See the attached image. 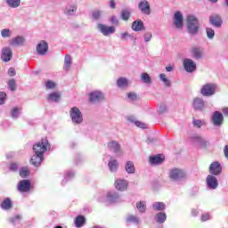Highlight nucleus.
I'll use <instances>...</instances> for the list:
<instances>
[{
  "instance_id": "obj_3",
  "label": "nucleus",
  "mask_w": 228,
  "mask_h": 228,
  "mask_svg": "<svg viewBox=\"0 0 228 228\" xmlns=\"http://www.w3.org/2000/svg\"><path fill=\"white\" fill-rule=\"evenodd\" d=\"M107 147L110 152H113L117 158H122L124 151H122V146L118 141L112 140L107 143Z\"/></svg>"
},
{
  "instance_id": "obj_50",
  "label": "nucleus",
  "mask_w": 228,
  "mask_h": 228,
  "mask_svg": "<svg viewBox=\"0 0 228 228\" xmlns=\"http://www.w3.org/2000/svg\"><path fill=\"white\" fill-rule=\"evenodd\" d=\"M192 125L194 126V127H198V129H200L202 127V120L193 118Z\"/></svg>"
},
{
  "instance_id": "obj_62",
  "label": "nucleus",
  "mask_w": 228,
  "mask_h": 228,
  "mask_svg": "<svg viewBox=\"0 0 228 228\" xmlns=\"http://www.w3.org/2000/svg\"><path fill=\"white\" fill-rule=\"evenodd\" d=\"M110 7L112 10H115V8L117 7V4L115 3V0H110Z\"/></svg>"
},
{
  "instance_id": "obj_17",
  "label": "nucleus",
  "mask_w": 228,
  "mask_h": 228,
  "mask_svg": "<svg viewBox=\"0 0 228 228\" xmlns=\"http://www.w3.org/2000/svg\"><path fill=\"white\" fill-rule=\"evenodd\" d=\"M114 186L116 190H118V191H126V190H127V186H129V183L124 179H117L115 181Z\"/></svg>"
},
{
  "instance_id": "obj_37",
  "label": "nucleus",
  "mask_w": 228,
  "mask_h": 228,
  "mask_svg": "<svg viewBox=\"0 0 228 228\" xmlns=\"http://www.w3.org/2000/svg\"><path fill=\"white\" fill-rule=\"evenodd\" d=\"M10 8H19L20 6V0H6Z\"/></svg>"
},
{
  "instance_id": "obj_21",
  "label": "nucleus",
  "mask_w": 228,
  "mask_h": 228,
  "mask_svg": "<svg viewBox=\"0 0 228 228\" xmlns=\"http://www.w3.org/2000/svg\"><path fill=\"white\" fill-rule=\"evenodd\" d=\"M29 188H31V183H29V180H21L18 184L19 191H29Z\"/></svg>"
},
{
  "instance_id": "obj_58",
  "label": "nucleus",
  "mask_w": 228,
  "mask_h": 228,
  "mask_svg": "<svg viewBox=\"0 0 228 228\" xmlns=\"http://www.w3.org/2000/svg\"><path fill=\"white\" fill-rule=\"evenodd\" d=\"M159 111L160 112V113H167V111H168V109L167 108V105H160L159 107Z\"/></svg>"
},
{
  "instance_id": "obj_20",
  "label": "nucleus",
  "mask_w": 228,
  "mask_h": 228,
  "mask_svg": "<svg viewBox=\"0 0 228 228\" xmlns=\"http://www.w3.org/2000/svg\"><path fill=\"white\" fill-rule=\"evenodd\" d=\"M191 54L194 60H200L204 56V51L200 47H192L191 50Z\"/></svg>"
},
{
  "instance_id": "obj_23",
  "label": "nucleus",
  "mask_w": 228,
  "mask_h": 228,
  "mask_svg": "<svg viewBox=\"0 0 228 228\" xmlns=\"http://www.w3.org/2000/svg\"><path fill=\"white\" fill-rule=\"evenodd\" d=\"M25 42H26V39L20 36H18L9 40V44L10 45H12V47H15L17 45H24Z\"/></svg>"
},
{
  "instance_id": "obj_32",
  "label": "nucleus",
  "mask_w": 228,
  "mask_h": 228,
  "mask_svg": "<svg viewBox=\"0 0 228 228\" xmlns=\"http://www.w3.org/2000/svg\"><path fill=\"white\" fill-rule=\"evenodd\" d=\"M125 170L128 174H134L136 172V167H134V163L131 160L126 161L125 165Z\"/></svg>"
},
{
  "instance_id": "obj_39",
  "label": "nucleus",
  "mask_w": 228,
  "mask_h": 228,
  "mask_svg": "<svg viewBox=\"0 0 228 228\" xmlns=\"http://www.w3.org/2000/svg\"><path fill=\"white\" fill-rule=\"evenodd\" d=\"M21 111H22V109L20 108H18V107L12 108V110H11L12 118H17L19 115H20Z\"/></svg>"
},
{
  "instance_id": "obj_53",
  "label": "nucleus",
  "mask_w": 228,
  "mask_h": 228,
  "mask_svg": "<svg viewBox=\"0 0 228 228\" xmlns=\"http://www.w3.org/2000/svg\"><path fill=\"white\" fill-rule=\"evenodd\" d=\"M9 88L12 92H13L15 88H17V84L15 83V80L12 79L9 81Z\"/></svg>"
},
{
  "instance_id": "obj_11",
  "label": "nucleus",
  "mask_w": 228,
  "mask_h": 228,
  "mask_svg": "<svg viewBox=\"0 0 228 228\" xmlns=\"http://www.w3.org/2000/svg\"><path fill=\"white\" fill-rule=\"evenodd\" d=\"M212 124L216 126V127H220L222 124H224V114L220 111H215L211 117Z\"/></svg>"
},
{
  "instance_id": "obj_61",
  "label": "nucleus",
  "mask_w": 228,
  "mask_h": 228,
  "mask_svg": "<svg viewBox=\"0 0 228 228\" xmlns=\"http://www.w3.org/2000/svg\"><path fill=\"white\" fill-rule=\"evenodd\" d=\"M110 22H111L112 24H118V19H117V16H112V17L110 18Z\"/></svg>"
},
{
  "instance_id": "obj_12",
  "label": "nucleus",
  "mask_w": 228,
  "mask_h": 228,
  "mask_svg": "<svg viewBox=\"0 0 228 228\" xmlns=\"http://www.w3.org/2000/svg\"><path fill=\"white\" fill-rule=\"evenodd\" d=\"M183 68L186 72H195L197 70V63L193 60L186 58L183 60Z\"/></svg>"
},
{
  "instance_id": "obj_6",
  "label": "nucleus",
  "mask_w": 228,
  "mask_h": 228,
  "mask_svg": "<svg viewBox=\"0 0 228 228\" xmlns=\"http://www.w3.org/2000/svg\"><path fill=\"white\" fill-rule=\"evenodd\" d=\"M99 202H104L107 206H110V204L120 202V196L115 191H110L107 193L106 198L99 199Z\"/></svg>"
},
{
  "instance_id": "obj_10",
  "label": "nucleus",
  "mask_w": 228,
  "mask_h": 228,
  "mask_svg": "<svg viewBox=\"0 0 228 228\" xmlns=\"http://www.w3.org/2000/svg\"><path fill=\"white\" fill-rule=\"evenodd\" d=\"M183 20H184L183 12H181L180 11L175 12L173 17V24L176 28V29H183Z\"/></svg>"
},
{
  "instance_id": "obj_33",
  "label": "nucleus",
  "mask_w": 228,
  "mask_h": 228,
  "mask_svg": "<svg viewBox=\"0 0 228 228\" xmlns=\"http://www.w3.org/2000/svg\"><path fill=\"white\" fill-rule=\"evenodd\" d=\"M71 66H72V57H70V55H65L63 69L66 72H69V70H70Z\"/></svg>"
},
{
  "instance_id": "obj_35",
  "label": "nucleus",
  "mask_w": 228,
  "mask_h": 228,
  "mask_svg": "<svg viewBox=\"0 0 228 228\" xmlns=\"http://www.w3.org/2000/svg\"><path fill=\"white\" fill-rule=\"evenodd\" d=\"M165 208L166 206H165V203L163 202L157 201L152 204V209L154 211H163Z\"/></svg>"
},
{
  "instance_id": "obj_22",
  "label": "nucleus",
  "mask_w": 228,
  "mask_h": 228,
  "mask_svg": "<svg viewBox=\"0 0 228 228\" xmlns=\"http://www.w3.org/2000/svg\"><path fill=\"white\" fill-rule=\"evenodd\" d=\"M191 141L193 142V143H196L197 145H200L201 147H206L208 142L206 139L200 137L199 134H194L191 137Z\"/></svg>"
},
{
  "instance_id": "obj_59",
  "label": "nucleus",
  "mask_w": 228,
  "mask_h": 228,
  "mask_svg": "<svg viewBox=\"0 0 228 228\" xmlns=\"http://www.w3.org/2000/svg\"><path fill=\"white\" fill-rule=\"evenodd\" d=\"M9 168L10 170H12V172H15L19 168V165H17L16 163H12Z\"/></svg>"
},
{
  "instance_id": "obj_14",
  "label": "nucleus",
  "mask_w": 228,
  "mask_h": 228,
  "mask_svg": "<svg viewBox=\"0 0 228 228\" xmlns=\"http://www.w3.org/2000/svg\"><path fill=\"white\" fill-rule=\"evenodd\" d=\"M206 183L208 190H216L218 188V179L213 175H208L207 176Z\"/></svg>"
},
{
  "instance_id": "obj_56",
  "label": "nucleus",
  "mask_w": 228,
  "mask_h": 228,
  "mask_svg": "<svg viewBox=\"0 0 228 228\" xmlns=\"http://www.w3.org/2000/svg\"><path fill=\"white\" fill-rule=\"evenodd\" d=\"M127 97L130 101H136L138 96L134 93H128Z\"/></svg>"
},
{
  "instance_id": "obj_47",
  "label": "nucleus",
  "mask_w": 228,
  "mask_h": 228,
  "mask_svg": "<svg viewBox=\"0 0 228 228\" xmlns=\"http://www.w3.org/2000/svg\"><path fill=\"white\" fill-rule=\"evenodd\" d=\"M20 177H28V175H29V170L28 169V167H21L20 170Z\"/></svg>"
},
{
  "instance_id": "obj_24",
  "label": "nucleus",
  "mask_w": 228,
  "mask_h": 228,
  "mask_svg": "<svg viewBox=\"0 0 228 228\" xmlns=\"http://www.w3.org/2000/svg\"><path fill=\"white\" fill-rule=\"evenodd\" d=\"M61 99V94L60 92H53L48 94V102H58Z\"/></svg>"
},
{
  "instance_id": "obj_19",
  "label": "nucleus",
  "mask_w": 228,
  "mask_h": 228,
  "mask_svg": "<svg viewBox=\"0 0 228 228\" xmlns=\"http://www.w3.org/2000/svg\"><path fill=\"white\" fill-rule=\"evenodd\" d=\"M139 9L142 13H145V15L151 14V4H149V2L146 0H142L138 4Z\"/></svg>"
},
{
  "instance_id": "obj_57",
  "label": "nucleus",
  "mask_w": 228,
  "mask_h": 228,
  "mask_svg": "<svg viewBox=\"0 0 228 228\" xmlns=\"http://www.w3.org/2000/svg\"><path fill=\"white\" fill-rule=\"evenodd\" d=\"M211 215L209 214H203L201 216V222H208V220H210Z\"/></svg>"
},
{
  "instance_id": "obj_27",
  "label": "nucleus",
  "mask_w": 228,
  "mask_h": 228,
  "mask_svg": "<svg viewBox=\"0 0 228 228\" xmlns=\"http://www.w3.org/2000/svg\"><path fill=\"white\" fill-rule=\"evenodd\" d=\"M210 23L216 28H220L222 26V18L218 15L210 16Z\"/></svg>"
},
{
  "instance_id": "obj_15",
  "label": "nucleus",
  "mask_w": 228,
  "mask_h": 228,
  "mask_svg": "<svg viewBox=\"0 0 228 228\" xmlns=\"http://www.w3.org/2000/svg\"><path fill=\"white\" fill-rule=\"evenodd\" d=\"M192 108L195 111H202L206 108V102L200 97H196L193 99Z\"/></svg>"
},
{
  "instance_id": "obj_8",
  "label": "nucleus",
  "mask_w": 228,
  "mask_h": 228,
  "mask_svg": "<svg viewBox=\"0 0 228 228\" xmlns=\"http://www.w3.org/2000/svg\"><path fill=\"white\" fill-rule=\"evenodd\" d=\"M97 29L100 31V33H102V35H103V37H110V35H113V33L116 31L115 27L101 23L97 25Z\"/></svg>"
},
{
  "instance_id": "obj_52",
  "label": "nucleus",
  "mask_w": 228,
  "mask_h": 228,
  "mask_svg": "<svg viewBox=\"0 0 228 228\" xmlns=\"http://www.w3.org/2000/svg\"><path fill=\"white\" fill-rule=\"evenodd\" d=\"M144 42H151L152 40V32H146L143 36Z\"/></svg>"
},
{
  "instance_id": "obj_28",
  "label": "nucleus",
  "mask_w": 228,
  "mask_h": 228,
  "mask_svg": "<svg viewBox=\"0 0 228 228\" xmlns=\"http://www.w3.org/2000/svg\"><path fill=\"white\" fill-rule=\"evenodd\" d=\"M76 12H77V6L74 4L68 5L64 10V13L65 15H68V17H72V15H76Z\"/></svg>"
},
{
  "instance_id": "obj_1",
  "label": "nucleus",
  "mask_w": 228,
  "mask_h": 228,
  "mask_svg": "<svg viewBox=\"0 0 228 228\" xmlns=\"http://www.w3.org/2000/svg\"><path fill=\"white\" fill-rule=\"evenodd\" d=\"M51 149L49 141L47 138L42 139L33 146L34 155L31 158V164L34 167H40L42 161L44 160V153L47 152Z\"/></svg>"
},
{
  "instance_id": "obj_43",
  "label": "nucleus",
  "mask_w": 228,
  "mask_h": 228,
  "mask_svg": "<svg viewBox=\"0 0 228 228\" xmlns=\"http://www.w3.org/2000/svg\"><path fill=\"white\" fill-rule=\"evenodd\" d=\"M2 38H10L12 37V30L9 28H4L1 30Z\"/></svg>"
},
{
  "instance_id": "obj_45",
  "label": "nucleus",
  "mask_w": 228,
  "mask_h": 228,
  "mask_svg": "<svg viewBox=\"0 0 228 228\" xmlns=\"http://www.w3.org/2000/svg\"><path fill=\"white\" fill-rule=\"evenodd\" d=\"M141 78L143 83H146V85H150V83L152 81L151 76H149L147 73H142Z\"/></svg>"
},
{
  "instance_id": "obj_2",
  "label": "nucleus",
  "mask_w": 228,
  "mask_h": 228,
  "mask_svg": "<svg viewBox=\"0 0 228 228\" xmlns=\"http://www.w3.org/2000/svg\"><path fill=\"white\" fill-rule=\"evenodd\" d=\"M187 30L190 35H197L199 33V19L195 15H188L186 19Z\"/></svg>"
},
{
  "instance_id": "obj_60",
  "label": "nucleus",
  "mask_w": 228,
  "mask_h": 228,
  "mask_svg": "<svg viewBox=\"0 0 228 228\" xmlns=\"http://www.w3.org/2000/svg\"><path fill=\"white\" fill-rule=\"evenodd\" d=\"M15 74H16L15 69L10 68L8 70V75L10 76V77H13V76H15Z\"/></svg>"
},
{
  "instance_id": "obj_13",
  "label": "nucleus",
  "mask_w": 228,
  "mask_h": 228,
  "mask_svg": "<svg viewBox=\"0 0 228 228\" xmlns=\"http://www.w3.org/2000/svg\"><path fill=\"white\" fill-rule=\"evenodd\" d=\"M37 53L40 56H45L47 54V51H49V45L45 40L40 41L37 47Z\"/></svg>"
},
{
  "instance_id": "obj_44",
  "label": "nucleus",
  "mask_w": 228,
  "mask_h": 228,
  "mask_svg": "<svg viewBox=\"0 0 228 228\" xmlns=\"http://www.w3.org/2000/svg\"><path fill=\"white\" fill-rule=\"evenodd\" d=\"M121 40H127L128 38H132L133 40H136V37L129 34L128 32H123L120 34Z\"/></svg>"
},
{
  "instance_id": "obj_26",
  "label": "nucleus",
  "mask_w": 228,
  "mask_h": 228,
  "mask_svg": "<svg viewBox=\"0 0 228 228\" xmlns=\"http://www.w3.org/2000/svg\"><path fill=\"white\" fill-rule=\"evenodd\" d=\"M108 167L110 172H117L118 170V160H117V159L110 158Z\"/></svg>"
},
{
  "instance_id": "obj_30",
  "label": "nucleus",
  "mask_w": 228,
  "mask_h": 228,
  "mask_svg": "<svg viewBox=\"0 0 228 228\" xmlns=\"http://www.w3.org/2000/svg\"><path fill=\"white\" fill-rule=\"evenodd\" d=\"M129 79L121 77L117 80V85L118 88H127V86H129Z\"/></svg>"
},
{
  "instance_id": "obj_40",
  "label": "nucleus",
  "mask_w": 228,
  "mask_h": 228,
  "mask_svg": "<svg viewBox=\"0 0 228 228\" xmlns=\"http://www.w3.org/2000/svg\"><path fill=\"white\" fill-rule=\"evenodd\" d=\"M126 222L138 225V224H140V217L131 215L126 217Z\"/></svg>"
},
{
  "instance_id": "obj_41",
  "label": "nucleus",
  "mask_w": 228,
  "mask_h": 228,
  "mask_svg": "<svg viewBox=\"0 0 228 228\" xmlns=\"http://www.w3.org/2000/svg\"><path fill=\"white\" fill-rule=\"evenodd\" d=\"M159 79L160 81H163L165 86L170 87L171 86L170 79L167 77V75L165 73H161L159 75Z\"/></svg>"
},
{
  "instance_id": "obj_7",
  "label": "nucleus",
  "mask_w": 228,
  "mask_h": 228,
  "mask_svg": "<svg viewBox=\"0 0 228 228\" xmlns=\"http://www.w3.org/2000/svg\"><path fill=\"white\" fill-rule=\"evenodd\" d=\"M216 92V84H206L200 89V94L204 97H211V95H215Z\"/></svg>"
},
{
  "instance_id": "obj_34",
  "label": "nucleus",
  "mask_w": 228,
  "mask_h": 228,
  "mask_svg": "<svg viewBox=\"0 0 228 228\" xmlns=\"http://www.w3.org/2000/svg\"><path fill=\"white\" fill-rule=\"evenodd\" d=\"M136 209L139 213H145V211H147V204L145 201H138L136 203Z\"/></svg>"
},
{
  "instance_id": "obj_16",
  "label": "nucleus",
  "mask_w": 228,
  "mask_h": 228,
  "mask_svg": "<svg viewBox=\"0 0 228 228\" xmlns=\"http://www.w3.org/2000/svg\"><path fill=\"white\" fill-rule=\"evenodd\" d=\"M209 174L212 175H220L222 174V165L218 162H213L209 166Z\"/></svg>"
},
{
  "instance_id": "obj_31",
  "label": "nucleus",
  "mask_w": 228,
  "mask_h": 228,
  "mask_svg": "<svg viewBox=\"0 0 228 228\" xmlns=\"http://www.w3.org/2000/svg\"><path fill=\"white\" fill-rule=\"evenodd\" d=\"M155 221L157 224H165L167 221V213L165 212H159L155 216Z\"/></svg>"
},
{
  "instance_id": "obj_63",
  "label": "nucleus",
  "mask_w": 228,
  "mask_h": 228,
  "mask_svg": "<svg viewBox=\"0 0 228 228\" xmlns=\"http://www.w3.org/2000/svg\"><path fill=\"white\" fill-rule=\"evenodd\" d=\"M224 153L226 159H228V145H226L224 147Z\"/></svg>"
},
{
  "instance_id": "obj_55",
  "label": "nucleus",
  "mask_w": 228,
  "mask_h": 228,
  "mask_svg": "<svg viewBox=\"0 0 228 228\" xmlns=\"http://www.w3.org/2000/svg\"><path fill=\"white\" fill-rule=\"evenodd\" d=\"M6 101V93L0 92V104H4V102Z\"/></svg>"
},
{
  "instance_id": "obj_51",
  "label": "nucleus",
  "mask_w": 228,
  "mask_h": 228,
  "mask_svg": "<svg viewBox=\"0 0 228 228\" xmlns=\"http://www.w3.org/2000/svg\"><path fill=\"white\" fill-rule=\"evenodd\" d=\"M101 15H102L101 11L93 12V19H94V20H99V19H101Z\"/></svg>"
},
{
  "instance_id": "obj_48",
  "label": "nucleus",
  "mask_w": 228,
  "mask_h": 228,
  "mask_svg": "<svg viewBox=\"0 0 228 228\" xmlns=\"http://www.w3.org/2000/svg\"><path fill=\"white\" fill-rule=\"evenodd\" d=\"M206 31H207L208 38H209L210 40H213V38H215V30H213V28H207Z\"/></svg>"
},
{
  "instance_id": "obj_54",
  "label": "nucleus",
  "mask_w": 228,
  "mask_h": 228,
  "mask_svg": "<svg viewBox=\"0 0 228 228\" xmlns=\"http://www.w3.org/2000/svg\"><path fill=\"white\" fill-rule=\"evenodd\" d=\"M134 124L137 127H140L141 129H147V124L142 123L141 121H134Z\"/></svg>"
},
{
  "instance_id": "obj_5",
  "label": "nucleus",
  "mask_w": 228,
  "mask_h": 228,
  "mask_svg": "<svg viewBox=\"0 0 228 228\" xmlns=\"http://www.w3.org/2000/svg\"><path fill=\"white\" fill-rule=\"evenodd\" d=\"M69 117L73 124H82L83 122V113H81V110L77 107H72L70 109Z\"/></svg>"
},
{
  "instance_id": "obj_29",
  "label": "nucleus",
  "mask_w": 228,
  "mask_h": 228,
  "mask_svg": "<svg viewBox=\"0 0 228 228\" xmlns=\"http://www.w3.org/2000/svg\"><path fill=\"white\" fill-rule=\"evenodd\" d=\"M162 161H165V156L164 155H157L153 157H150V163L151 165H159Z\"/></svg>"
},
{
  "instance_id": "obj_36",
  "label": "nucleus",
  "mask_w": 228,
  "mask_h": 228,
  "mask_svg": "<svg viewBox=\"0 0 228 228\" xmlns=\"http://www.w3.org/2000/svg\"><path fill=\"white\" fill-rule=\"evenodd\" d=\"M1 208L2 209H11L12 208V200H10V198H6L5 200H3V202L1 203Z\"/></svg>"
},
{
  "instance_id": "obj_49",
  "label": "nucleus",
  "mask_w": 228,
  "mask_h": 228,
  "mask_svg": "<svg viewBox=\"0 0 228 228\" xmlns=\"http://www.w3.org/2000/svg\"><path fill=\"white\" fill-rule=\"evenodd\" d=\"M72 177H74V172H72V171L68 172L65 175L64 179L62 180V183H67V181H70V179H72Z\"/></svg>"
},
{
  "instance_id": "obj_4",
  "label": "nucleus",
  "mask_w": 228,
  "mask_h": 228,
  "mask_svg": "<svg viewBox=\"0 0 228 228\" xmlns=\"http://www.w3.org/2000/svg\"><path fill=\"white\" fill-rule=\"evenodd\" d=\"M169 179L171 181H183L186 179V172L183 169L173 168L169 172Z\"/></svg>"
},
{
  "instance_id": "obj_38",
  "label": "nucleus",
  "mask_w": 228,
  "mask_h": 228,
  "mask_svg": "<svg viewBox=\"0 0 228 228\" xmlns=\"http://www.w3.org/2000/svg\"><path fill=\"white\" fill-rule=\"evenodd\" d=\"M129 17H131V9H123L121 12V19H123V20H129Z\"/></svg>"
},
{
  "instance_id": "obj_25",
  "label": "nucleus",
  "mask_w": 228,
  "mask_h": 228,
  "mask_svg": "<svg viewBox=\"0 0 228 228\" xmlns=\"http://www.w3.org/2000/svg\"><path fill=\"white\" fill-rule=\"evenodd\" d=\"M133 31H143L145 27L143 26V21L142 20H136L132 23Z\"/></svg>"
},
{
  "instance_id": "obj_9",
  "label": "nucleus",
  "mask_w": 228,
  "mask_h": 228,
  "mask_svg": "<svg viewBox=\"0 0 228 228\" xmlns=\"http://www.w3.org/2000/svg\"><path fill=\"white\" fill-rule=\"evenodd\" d=\"M12 58H13V52L12 51V48L10 46L3 47L1 51L2 61L8 63V61H11Z\"/></svg>"
},
{
  "instance_id": "obj_42",
  "label": "nucleus",
  "mask_w": 228,
  "mask_h": 228,
  "mask_svg": "<svg viewBox=\"0 0 228 228\" xmlns=\"http://www.w3.org/2000/svg\"><path fill=\"white\" fill-rule=\"evenodd\" d=\"M83 224H85V217L83 216H78L75 219L76 227H83Z\"/></svg>"
},
{
  "instance_id": "obj_18",
  "label": "nucleus",
  "mask_w": 228,
  "mask_h": 228,
  "mask_svg": "<svg viewBox=\"0 0 228 228\" xmlns=\"http://www.w3.org/2000/svg\"><path fill=\"white\" fill-rule=\"evenodd\" d=\"M89 99L91 102H99L104 100V94L101 91H94L89 94Z\"/></svg>"
},
{
  "instance_id": "obj_64",
  "label": "nucleus",
  "mask_w": 228,
  "mask_h": 228,
  "mask_svg": "<svg viewBox=\"0 0 228 228\" xmlns=\"http://www.w3.org/2000/svg\"><path fill=\"white\" fill-rule=\"evenodd\" d=\"M223 113H224V115H226L228 117V108H224Z\"/></svg>"
},
{
  "instance_id": "obj_46",
  "label": "nucleus",
  "mask_w": 228,
  "mask_h": 228,
  "mask_svg": "<svg viewBox=\"0 0 228 228\" xmlns=\"http://www.w3.org/2000/svg\"><path fill=\"white\" fill-rule=\"evenodd\" d=\"M45 85L47 90H53V88L56 87V83H54L53 80H47Z\"/></svg>"
}]
</instances>
